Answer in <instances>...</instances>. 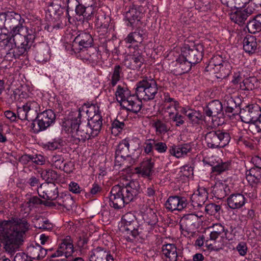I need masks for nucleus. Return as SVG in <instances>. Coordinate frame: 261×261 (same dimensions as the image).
Wrapping results in <instances>:
<instances>
[{"label": "nucleus", "instance_id": "f257e3e1", "mask_svg": "<svg viewBox=\"0 0 261 261\" xmlns=\"http://www.w3.org/2000/svg\"><path fill=\"white\" fill-rule=\"evenodd\" d=\"M30 226L24 218L16 217L9 220L0 221V242H5L4 248L6 251L12 253L18 249Z\"/></svg>", "mask_w": 261, "mask_h": 261}, {"label": "nucleus", "instance_id": "f03ea898", "mask_svg": "<svg viewBox=\"0 0 261 261\" xmlns=\"http://www.w3.org/2000/svg\"><path fill=\"white\" fill-rule=\"evenodd\" d=\"M35 35L15 34L0 40V56L11 61L25 56L32 46Z\"/></svg>", "mask_w": 261, "mask_h": 261}, {"label": "nucleus", "instance_id": "7ed1b4c3", "mask_svg": "<svg viewBox=\"0 0 261 261\" xmlns=\"http://www.w3.org/2000/svg\"><path fill=\"white\" fill-rule=\"evenodd\" d=\"M96 107L94 105L88 106L85 103L74 113V117L69 119L64 122V126L67 128V131L71 134L72 137L79 141L85 142L93 137V134L89 125L86 121L81 120L82 113H86L88 117L92 115L93 111L95 112Z\"/></svg>", "mask_w": 261, "mask_h": 261}, {"label": "nucleus", "instance_id": "20e7f679", "mask_svg": "<svg viewBox=\"0 0 261 261\" xmlns=\"http://www.w3.org/2000/svg\"><path fill=\"white\" fill-rule=\"evenodd\" d=\"M140 186L139 182L132 180L123 186L115 185L110 193V205L116 210L121 209L128 204L139 194Z\"/></svg>", "mask_w": 261, "mask_h": 261}, {"label": "nucleus", "instance_id": "39448f33", "mask_svg": "<svg viewBox=\"0 0 261 261\" xmlns=\"http://www.w3.org/2000/svg\"><path fill=\"white\" fill-rule=\"evenodd\" d=\"M136 93L138 97L145 100L154 98L158 91L156 82L150 77H144L143 80L137 83Z\"/></svg>", "mask_w": 261, "mask_h": 261}, {"label": "nucleus", "instance_id": "423d86ee", "mask_svg": "<svg viewBox=\"0 0 261 261\" xmlns=\"http://www.w3.org/2000/svg\"><path fill=\"white\" fill-rule=\"evenodd\" d=\"M204 139L207 146L210 148H222L228 144L230 136L226 132L213 130L205 134Z\"/></svg>", "mask_w": 261, "mask_h": 261}, {"label": "nucleus", "instance_id": "0eeeda50", "mask_svg": "<svg viewBox=\"0 0 261 261\" xmlns=\"http://www.w3.org/2000/svg\"><path fill=\"white\" fill-rule=\"evenodd\" d=\"M6 29L10 31L12 34H27V29L22 25L24 20L20 14L14 12H7Z\"/></svg>", "mask_w": 261, "mask_h": 261}, {"label": "nucleus", "instance_id": "6e6552de", "mask_svg": "<svg viewBox=\"0 0 261 261\" xmlns=\"http://www.w3.org/2000/svg\"><path fill=\"white\" fill-rule=\"evenodd\" d=\"M223 108L222 103L218 100H214L210 102L204 108V114L212 118V121H216L215 125H220L224 122Z\"/></svg>", "mask_w": 261, "mask_h": 261}, {"label": "nucleus", "instance_id": "1a4fd4ad", "mask_svg": "<svg viewBox=\"0 0 261 261\" xmlns=\"http://www.w3.org/2000/svg\"><path fill=\"white\" fill-rule=\"evenodd\" d=\"M36 122L37 125L35 122H32L30 125L33 132L35 133L46 129L55 121L56 116L51 110H47L37 115Z\"/></svg>", "mask_w": 261, "mask_h": 261}, {"label": "nucleus", "instance_id": "9d476101", "mask_svg": "<svg viewBox=\"0 0 261 261\" xmlns=\"http://www.w3.org/2000/svg\"><path fill=\"white\" fill-rule=\"evenodd\" d=\"M203 47L201 44L190 46H185L181 50L182 58L195 65L199 62L202 58Z\"/></svg>", "mask_w": 261, "mask_h": 261}, {"label": "nucleus", "instance_id": "9b49d317", "mask_svg": "<svg viewBox=\"0 0 261 261\" xmlns=\"http://www.w3.org/2000/svg\"><path fill=\"white\" fill-rule=\"evenodd\" d=\"M93 40L89 33L82 32L76 36L72 43V49L75 53H79L92 46Z\"/></svg>", "mask_w": 261, "mask_h": 261}, {"label": "nucleus", "instance_id": "f8f14e48", "mask_svg": "<svg viewBox=\"0 0 261 261\" xmlns=\"http://www.w3.org/2000/svg\"><path fill=\"white\" fill-rule=\"evenodd\" d=\"M38 193L42 198L51 201L56 200L60 195L58 186L55 182L41 184Z\"/></svg>", "mask_w": 261, "mask_h": 261}, {"label": "nucleus", "instance_id": "ddd939ff", "mask_svg": "<svg viewBox=\"0 0 261 261\" xmlns=\"http://www.w3.org/2000/svg\"><path fill=\"white\" fill-rule=\"evenodd\" d=\"M240 114L242 121L254 125L261 115V109L258 105L249 106L241 111Z\"/></svg>", "mask_w": 261, "mask_h": 261}, {"label": "nucleus", "instance_id": "4468645a", "mask_svg": "<svg viewBox=\"0 0 261 261\" xmlns=\"http://www.w3.org/2000/svg\"><path fill=\"white\" fill-rule=\"evenodd\" d=\"M125 18L128 21L127 26L132 28L140 27L142 14L138 7L132 5L125 8Z\"/></svg>", "mask_w": 261, "mask_h": 261}, {"label": "nucleus", "instance_id": "2eb2a0df", "mask_svg": "<svg viewBox=\"0 0 261 261\" xmlns=\"http://www.w3.org/2000/svg\"><path fill=\"white\" fill-rule=\"evenodd\" d=\"M129 147V141L125 139L119 143L115 151L117 155L124 156L126 159L128 160V165H126L127 167L133 165L139 157L138 154L136 155L133 153H130Z\"/></svg>", "mask_w": 261, "mask_h": 261}, {"label": "nucleus", "instance_id": "dca6fc26", "mask_svg": "<svg viewBox=\"0 0 261 261\" xmlns=\"http://www.w3.org/2000/svg\"><path fill=\"white\" fill-rule=\"evenodd\" d=\"M74 252L73 241L69 236L62 240L57 251L50 255V257H56L64 255L67 258Z\"/></svg>", "mask_w": 261, "mask_h": 261}, {"label": "nucleus", "instance_id": "f3484780", "mask_svg": "<svg viewBox=\"0 0 261 261\" xmlns=\"http://www.w3.org/2000/svg\"><path fill=\"white\" fill-rule=\"evenodd\" d=\"M188 204L187 199L178 196H170L165 203L166 208L170 212L181 211Z\"/></svg>", "mask_w": 261, "mask_h": 261}, {"label": "nucleus", "instance_id": "a211bd4d", "mask_svg": "<svg viewBox=\"0 0 261 261\" xmlns=\"http://www.w3.org/2000/svg\"><path fill=\"white\" fill-rule=\"evenodd\" d=\"M94 106L96 107V110L95 112L93 111L92 115H91L90 117H88V118H90V119H88V122H87L92 131L93 137L97 136L99 133L102 124V116L99 113V107L95 105Z\"/></svg>", "mask_w": 261, "mask_h": 261}, {"label": "nucleus", "instance_id": "6ab92c4d", "mask_svg": "<svg viewBox=\"0 0 261 261\" xmlns=\"http://www.w3.org/2000/svg\"><path fill=\"white\" fill-rule=\"evenodd\" d=\"M90 261H114V258L110 251L107 249L97 247L92 250L89 256Z\"/></svg>", "mask_w": 261, "mask_h": 261}, {"label": "nucleus", "instance_id": "aec40b11", "mask_svg": "<svg viewBox=\"0 0 261 261\" xmlns=\"http://www.w3.org/2000/svg\"><path fill=\"white\" fill-rule=\"evenodd\" d=\"M254 9L248 7L244 10H238L230 14V19L240 25H243L247 18L253 14Z\"/></svg>", "mask_w": 261, "mask_h": 261}, {"label": "nucleus", "instance_id": "412c9836", "mask_svg": "<svg viewBox=\"0 0 261 261\" xmlns=\"http://www.w3.org/2000/svg\"><path fill=\"white\" fill-rule=\"evenodd\" d=\"M162 252L165 261H177L179 254L174 244H166L162 246Z\"/></svg>", "mask_w": 261, "mask_h": 261}, {"label": "nucleus", "instance_id": "4be33fe9", "mask_svg": "<svg viewBox=\"0 0 261 261\" xmlns=\"http://www.w3.org/2000/svg\"><path fill=\"white\" fill-rule=\"evenodd\" d=\"M211 228L212 229L210 234V239L211 241H216L220 237L223 240H229L227 236L228 230L226 229L224 226L220 223L214 224Z\"/></svg>", "mask_w": 261, "mask_h": 261}, {"label": "nucleus", "instance_id": "5701e85b", "mask_svg": "<svg viewBox=\"0 0 261 261\" xmlns=\"http://www.w3.org/2000/svg\"><path fill=\"white\" fill-rule=\"evenodd\" d=\"M191 150L192 146L191 143H185L178 145H173L170 147L169 151L171 155L177 158H179L186 155Z\"/></svg>", "mask_w": 261, "mask_h": 261}, {"label": "nucleus", "instance_id": "b1692460", "mask_svg": "<svg viewBox=\"0 0 261 261\" xmlns=\"http://www.w3.org/2000/svg\"><path fill=\"white\" fill-rule=\"evenodd\" d=\"M121 106L128 111L137 114L141 109L142 101L136 97L128 96L127 99L124 100L123 102H121Z\"/></svg>", "mask_w": 261, "mask_h": 261}, {"label": "nucleus", "instance_id": "393cba45", "mask_svg": "<svg viewBox=\"0 0 261 261\" xmlns=\"http://www.w3.org/2000/svg\"><path fill=\"white\" fill-rule=\"evenodd\" d=\"M198 193L192 195L191 200L194 206L201 207L208 199V192L204 188H200Z\"/></svg>", "mask_w": 261, "mask_h": 261}, {"label": "nucleus", "instance_id": "a878e982", "mask_svg": "<svg viewBox=\"0 0 261 261\" xmlns=\"http://www.w3.org/2000/svg\"><path fill=\"white\" fill-rule=\"evenodd\" d=\"M83 7L81 4L77 0H67V14L69 16V13L79 17L80 21H84L83 19Z\"/></svg>", "mask_w": 261, "mask_h": 261}, {"label": "nucleus", "instance_id": "bb28decb", "mask_svg": "<svg viewBox=\"0 0 261 261\" xmlns=\"http://www.w3.org/2000/svg\"><path fill=\"white\" fill-rule=\"evenodd\" d=\"M246 199L244 195L240 194H231L227 199V204L232 209L242 207L245 204Z\"/></svg>", "mask_w": 261, "mask_h": 261}, {"label": "nucleus", "instance_id": "cd10ccee", "mask_svg": "<svg viewBox=\"0 0 261 261\" xmlns=\"http://www.w3.org/2000/svg\"><path fill=\"white\" fill-rule=\"evenodd\" d=\"M257 43L255 36L248 34L243 40V48L244 50L249 54H252L257 49Z\"/></svg>", "mask_w": 261, "mask_h": 261}, {"label": "nucleus", "instance_id": "c85d7f7f", "mask_svg": "<svg viewBox=\"0 0 261 261\" xmlns=\"http://www.w3.org/2000/svg\"><path fill=\"white\" fill-rule=\"evenodd\" d=\"M144 61V59L141 53L135 52L130 58V61H125V65L130 69L139 70Z\"/></svg>", "mask_w": 261, "mask_h": 261}, {"label": "nucleus", "instance_id": "c756f323", "mask_svg": "<svg viewBox=\"0 0 261 261\" xmlns=\"http://www.w3.org/2000/svg\"><path fill=\"white\" fill-rule=\"evenodd\" d=\"M84 4H81L83 7V19L89 20L93 16L96 10V7L94 0H84Z\"/></svg>", "mask_w": 261, "mask_h": 261}, {"label": "nucleus", "instance_id": "7c9ffc66", "mask_svg": "<svg viewBox=\"0 0 261 261\" xmlns=\"http://www.w3.org/2000/svg\"><path fill=\"white\" fill-rule=\"evenodd\" d=\"M153 167L154 162L151 159H147L142 162L140 167L136 168V172L144 177H149L153 172Z\"/></svg>", "mask_w": 261, "mask_h": 261}, {"label": "nucleus", "instance_id": "2f4dec72", "mask_svg": "<svg viewBox=\"0 0 261 261\" xmlns=\"http://www.w3.org/2000/svg\"><path fill=\"white\" fill-rule=\"evenodd\" d=\"M224 105L225 107V111L226 113H232L237 115L240 113L241 110L239 104L237 105L234 100L229 95H226L224 97Z\"/></svg>", "mask_w": 261, "mask_h": 261}, {"label": "nucleus", "instance_id": "473e14b6", "mask_svg": "<svg viewBox=\"0 0 261 261\" xmlns=\"http://www.w3.org/2000/svg\"><path fill=\"white\" fill-rule=\"evenodd\" d=\"M120 230L126 235L125 238L128 241H132L140 233L139 231L138 223H136V225L130 224L120 226Z\"/></svg>", "mask_w": 261, "mask_h": 261}, {"label": "nucleus", "instance_id": "72a5a7b5", "mask_svg": "<svg viewBox=\"0 0 261 261\" xmlns=\"http://www.w3.org/2000/svg\"><path fill=\"white\" fill-rule=\"evenodd\" d=\"M197 215L193 214H189L184 216L180 222L186 229L191 230H194L196 227V224L198 221Z\"/></svg>", "mask_w": 261, "mask_h": 261}, {"label": "nucleus", "instance_id": "f704fd0d", "mask_svg": "<svg viewBox=\"0 0 261 261\" xmlns=\"http://www.w3.org/2000/svg\"><path fill=\"white\" fill-rule=\"evenodd\" d=\"M144 36V31L138 27L135 31L130 33L128 35L124 41L127 43H141Z\"/></svg>", "mask_w": 261, "mask_h": 261}, {"label": "nucleus", "instance_id": "c9c22d12", "mask_svg": "<svg viewBox=\"0 0 261 261\" xmlns=\"http://www.w3.org/2000/svg\"><path fill=\"white\" fill-rule=\"evenodd\" d=\"M48 11L50 16L53 18L55 20H59L63 15L64 9L62 7L60 4L55 2H52L48 7Z\"/></svg>", "mask_w": 261, "mask_h": 261}, {"label": "nucleus", "instance_id": "e433bc0d", "mask_svg": "<svg viewBox=\"0 0 261 261\" xmlns=\"http://www.w3.org/2000/svg\"><path fill=\"white\" fill-rule=\"evenodd\" d=\"M56 202L58 205L63 206L68 210L72 208V205H73L74 203V200L70 195L63 193H61L60 194L56 200Z\"/></svg>", "mask_w": 261, "mask_h": 261}, {"label": "nucleus", "instance_id": "4c0bfd02", "mask_svg": "<svg viewBox=\"0 0 261 261\" xmlns=\"http://www.w3.org/2000/svg\"><path fill=\"white\" fill-rule=\"evenodd\" d=\"M246 179L253 186L261 182V175L260 171L255 168H252L246 173Z\"/></svg>", "mask_w": 261, "mask_h": 261}, {"label": "nucleus", "instance_id": "58836bf2", "mask_svg": "<svg viewBox=\"0 0 261 261\" xmlns=\"http://www.w3.org/2000/svg\"><path fill=\"white\" fill-rule=\"evenodd\" d=\"M50 57L49 48L47 45H45L36 52L35 59L38 62L43 63L48 61Z\"/></svg>", "mask_w": 261, "mask_h": 261}, {"label": "nucleus", "instance_id": "ea45409f", "mask_svg": "<svg viewBox=\"0 0 261 261\" xmlns=\"http://www.w3.org/2000/svg\"><path fill=\"white\" fill-rule=\"evenodd\" d=\"M227 188V187L226 184L221 182H217L214 186L212 192L216 198L221 199L227 195L226 191Z\"/></svg>", "mask_w": 261, "mask_h": 261}, {"label": "nucleus", "instance_id": "a19ab883", "mask_svg": "<svg viewBox=\"0 0 261 261\" xmlns=\"http://www.w3.org/2000/svg\"><path fill=\"white\" fill-rule=\"evenodd\" d=\"M258 86L257 79L254 76H250L240 83V89L243 90H252Z\"/></svg>", "mask_w": 261, "mask_h": 261}, {"label": "nucleus", "instance_id": "79ce46f5", "mask_svg": "<svg viewBox=\"0 0 261 261\" xmlns=\"http://www.w3.org/2000/svg\"><path fill=\"white\" fill-rule=\"evenodd\" d=\"M48 250H51V249L44 248L40 245L33 247L31 251L32 258L34 259H41L44 257L47 254Z\"/></svg>", "mask_w": 261, "mask_h": 261}, {"label": "nucleus", "instance_id": "37998d69", "mask_svg": "<svg viewBox=\"0 0 261 261\" xmlns=\"http://www.w3.org/2000/svg\"><path fill=\"white\" fill-rule=\"evenodd\" d=\"M41 176L46 183L54 182L59 178L57 172L52 169L43 170L41 173Z\"/></svg>", "mask_w": 261, "mask_h": 261}, {"label": "nucleus", "instance_id": "c03bdc74", "mask_svg": "<svg viewBox=\"0 0 261 261\" xmlns=\"http://www.w3.org/2000/svg\"><path fill=\"white\" fill-rule=\"evenodd\" d=\"M183 113L194 124H197L202 119V115L199 111L193 110H183Z\"/></svg>", "mask_w": 261, "mask_h": 261}, {"label": "nucleus", "instance_id": "a18cd8bd", "mask_svg": "<svg viewBox=\"0 0 261 261\" xmlns=\"http://www.w3.org/2000/svg\"><path fill=\"white\" fill-rule=\"evenodd\" d=\"M192 65L182 58V57L178 60H176V69L178 70L179 74L188 72L191 69Z\"/></svg>", "mask_w": 261, "mask_h": 261}, {"label": "nucleus", "instance_id": "49530a36", "mask_svg": "<svg viewBox=\"0 0 261 261\" xmlns=\"http://www.w3.org/2000/svg\"><path fill=\"white\" fill-rule=\"evenodd\" d=\"M122 67L119 65H115L113 68L112 74L111 83L113 87L115 86L122 76Z\"/></svg>", "mask_w": 261, "mask_h": 261}, {"label": "nucleus", "instance_id": "de8ad7c7", "mask_svg": "<svg viewBox=\"0 0 261 261\" xmlns=\"http://www.w3.org/2000/svg\"><path fill=\"white\" fill-rule=\"evenodd\" d=\"M129 94V91L126 88L122 87L120 85L118 86L117 90L115 92V95L117 101L120 102H123L124 100L127 99Z\"/></svg>", "mask_w": 261, "mask_h": 261}, {"label": "nucleus", "instance_id": "09e8293b", "mask_svg": "<svg viewBox=\"0 0 261 261\" xmlns=\"http://www.w3.org/2000/svg\"><path fill=\"white\" fill-rule=\"evenodd\" d=\"M138 223L135 216L132 213H127L123 216L121 221V226L136 224Z\"/></svg>", "mask_w": 261, "mask_h": 261}, {"label": "nucleus", "instance_id": "8fccbe9b", "mask_svg": "<svg viewBox=\"0 0 261 261\" xmlns=\"http://www.w3.org/2000/svg\"><path fill=\"white\" fill-rule=\"evenodd\" d=\"M247 28L249 33L255 34L261 31V23L252 19L248 22Z\"/></svg>", "mask_w": 261, "mask_h": 261}, {"label": "nucleus", "instance_id": "3c124183", "mask_svg": "<svg viewBox=\"0 0 261 261\" xmlns=\"http://www.w3.org/2000/svg\"><path fill=\"white\" fill-rule=\"evenodd\" d=\"M230 166V162L227 161L218 163L212 167V172H217L218 174H221L222 172L228 170Z\"/></svg>", "mask_w": 261, "mask_h": 261}, {"label": "nucleus", "instance_id": "603ef678", "mask_svg": "<svg viewBox=\"0 0 261 261\" xmlns=\"http://www.w3.org/2000/svg\"><path fill=\"white\" fill-rule=\"evenodd\" d=\"M64 161V158L60 155H53L51 159L53 166L59 169L66 167V164H63Z\"/></svg>", "mask_w": 261, "mask_h": 261}, {"label": "nucleus", "instance_id": "864d4df0", "mask_svg": "<svg viewBox=\"0 0 261 261\" xmlns=\"http://www.w3.org/2000/svg\"><path fill=\"white\" fill-rule=\"evenodd\" d=\"M220 209L221 206L220 205L211 203L206 205L205 211L207 214L210 215H215L216 214L219 213Z\"/></svg>", "mask_w": 261, "mask_h": 261}, {"label": "nucleus", "instance_id": "5fc2aeb1", "mask_svg": "<svg viewBox=\"0 0 261 261\" xmlns=\"http://www.w3.org/2000/svg\"><path fill=\"white\" fill-rule=\"evenodd\" d=\"M153 126L155 128L156 132L160 134H165L168 131V128L166 124L160 120H158L154 122Z\"/></svg>", "mask_w": 261, "mask_h": 261}, {"label": "nucleus", "instance_id": "6e6d98bb", "mask_svg": "<svg viewBox=\"0 0 261 261\" xmlns=\"http://www.w3.org/2000/svg\"><path fill=\"white\" fill-rule=\"evenodd\" d=\"M154 139H148L144 143V152L147 154L152 153L153 152Z\"/></svg>", "mask_w": 261, "mask_h": 261}, {"label": "nucleus", "instance_id": "4d7b16f0", "mask_svg": "<svg viewBox=\"0 0 261 261\" xmlns=\"http://www.w3.org/2000/svg\"><path fill=\"white\" fill-rule=\"evenodd\" d=\"M154 148L158 152L162 153L166 151L167 146L165 143L154 139Z\"/></svg>", "mask_w": 261, "mask_h": 261}, {"label": "nucleus", "instance_id": "13d9d810", "mask_svg": "<svg viewBox=\"0 0 261 261\" xmlns=\"http://www.w3.org/2000/svg\"><path fill=\"white\" fill-rule=\"evenodd\" d=\"M146 221L150 225H154L158 222L157 216L152 210H150L149 212L147 213Z\"/></svg>", "mask_w": 261, "mask_h": 261}, {"label": "nucleus", "instance_id": "bf43d9fd", "mask_svg": "<svg viewBox=\"0 0 261 261\" xmlns=\"http://www.w3.org/2000/svg\"><path fill=\"white\" fill-rule=\"evenodd\" d=\"M46 220V219L43 218L41 216L36 215L32 219V222L34 223L35 228L40 229L42 226H43L42 224Z\"/></svg>", "mask_w": 261, "mask_h": 261}, {"label": "nucleus", "instance_id": "052dcab7", "mask_svg": "<svg viewBox=\"0 0 261 261\" xmlns=\"http://www.w3.org/2000/svg\"><path fill=\"white\" fill-rule=\"evenodd\" d=\"M126 165H128V160L126 159L124 156L117 155L115 153V166L125 165L126 167H127Z\"/></svg>", "mask_w": 261, "mask_h": 261}, {"label": "nucleus", "instance_id": "680f3d73", "mask_svg": "<svg viewBox=\"0 0 261 261\" xmlns=\"http://www.w3.org/2000/svg\"><path fill=\"white\" fill-rule=\"evenodd\" d=\"M23 106L25 107L27 110H31L32 112L34 113H37L39 108L38 103L35 101H28L25 103V105Z\"/></svg>", "mask_w": 261, "mask_h": 261}, {"label": "nucleus", "instance_id": "e2e57ef3", "mask_svg": "<svg viewBox=\"0 0 261 261\" xmlns=\"http://www.w3.org/2000/svg\"><path fill=\"white\" fill-rule=\"evenodd\" d=\"M32 161L37 165H43L45 163V158L41 154L32 155Z\"/></svg>", "mask_w": 261, "mask_h": 261}, {"label": "nucleus", "instance_id": "0e129e2a", "mask_svg": "<svg viewBox=\"0 0 261 261\" xmlns=\"http://www.w3.org/2000/svg\"><path fill=\"white\" fill-rule=\"evenodd\" d=\"M14 261H33L31 257H29L23 252L18 253L16 254L14 258Z\"/></svg>", "mask_w": 261, "mask_h": 261}, {"label": "nucleus", "instance_id": "69168bd1", "mask_svg": "<svg viewBox=\"0 0 261 261\" xmlns=\"http://www.w3.org/2000/svg\"><path fill=\"white\" fill-rule=\"evenodd\" d=\"M27 109L23 106L22 108H19L17 110V117L21 120H27Z\"/></svg>", "mask_w": 261, "mask_h": 261}, {"label": "nucleus", "instance_id": "338daca9", "mask_svg": "<svg viewBox=\"0 0 261 261\" xmlns=\"http://www.w3.org/2000/svg\"><path fill=\"white\" fill-rule=\"evenodd\" d=\"M236 249L241 255L244 256L247 253V247L245 243L241 242L237 245Z\"/></svg>", "mask_w": 261, "mask_h": 261}, {"label": "nucleus", "instance_id": "774afa93", "mask_svg": "<svg viewBox=\"0 0 261 261\" xmlns=\"http://www.w3.org/2000/svg\"><path fill=\"white\" fill-rule=\"evenodd\" d=\"M69 190L74 194L80 193L82 191L81 188L79 185L74 182H71L69 185Z\"/></svg>", "mask_w": 261, "mask_h": 261}]
</instances>
